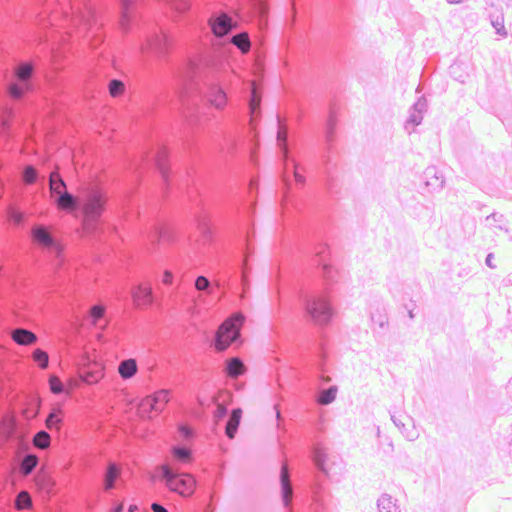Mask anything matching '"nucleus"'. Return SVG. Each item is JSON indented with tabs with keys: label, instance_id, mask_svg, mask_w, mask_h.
Listing matches in <instances>:
<instances>
[{
	"label": "nucleus",
	"instance_id": "19",
	"mask_svg": "<svg viewBox=\"0 0 512 512\" xmlns=\"http://www.w3.org/2000/svg\"><path fill=\"white\" fill-rule=\"evenodd\" d=\"M145 234L154 247L161 241L170 243L175 240V234L172 228L166 222L159 219H155L149 224Z\"/></svg>",
	"mask_w": 512,
	"mask_h": 512
},
{
	"label": "nucleus",
	"instance_id": "20",
	"mask_svg": "<svg viewBox=\"0 0 512 512\" xmlns=\"http://www.w3.org/2000/svg\"><path fill=\"white\" fill-rule=\"evenodd\" d=\"M315 262L318 270L327 284L335 281L337 272L328 263L329 247L325 243H318L314 247Z\"/></svg>",
	"mask_w": 512,
	"mask_h": 512
},
{
	"label": "nucleus",
	"instance_id": "44",
	"mask_svg": "<svg viewBox=\"0 0 512 512\" xmlns=\"http://www.w3.org/2000/svg\"><path fill=\"white\" fill-rule=\"evenodd\" d=\"M51 437L45 430L38 431L33 437V445L38 449H46L50 446Z\"/></svg>",
	"mask_w": 512,
	"mask_h": 512
},
{
	"label": "nucleus",
	"instance_id": "23",
	"mask_svg": "<svg viewBox=\"0 0 512 512\" xmlns=\"http://www.w3.org/2000/svg\"><path fill=\"white\" fill-rule=\"evenodd\" d=\"M281 500L287 510H291L294 498V489L290 478V470L286 463H283L280 471Z\"/></svg>",
	"mask_w": 512,
	"mask_h": 512
},
{
	"label": "nucleus",
	"instance_id": "7",
	"mask_svg": "<svg viewBox=\"0 0 512 512\" xmlns=\"http://www.w3.org/2000/svg\"><path fill=\"white\" fill-rule=\"evenodd\" d=\"M337 125V116L333 109H330L328 118L325 124V142L326 148L322 155V174L323 182L327 192L334 196L339 192V186L333 173L335 167L334 156H333V142L335 140V129Z\"/></svg>",
	"mask_w": 512,
	"mask_h": 512
},
{
	"label": "nucleus",
	"instance_id": "8",
	"mask_svg": "<svg viewBox=\"0 0 512 512\" xmlns=\"http://www.w3.org/2000/svg\"><path fill=\"white\" fill-rule=\"evenodd\" d=\"M298 298L306 316L315 324L328 325L334 315V308L326 293H312L300 289Z\"/></svg>",
	"mask_w": 512,
	"mask_h": 512
},
{
	"label": "nucleus",
	"instance_id": "3",
	"mask_svg": "<svg viewBox=\"0 0 512 512\" xmlns=\"http://www.w3.org/2000/svg\"><path fill=\"white\" fill-rule=\"evenodd\" d=\"M169 155L167 144L158 135L150 136L139 159L134 160L130 156V174L134 169L139 176L144 171L154 170L159 174L165 197L172 193L174 187L180 192L185 191L193 204V216L198 230L205 240L212 241L213 229L210 215L206 211L199 190L196 187H191V184H194V179L189 171L181 176L173 174L169 165Z\"/></svg>",
	"mask_w": 512,
	"mask_h": 512
},
{
	"label": "nucleus",
	"instance_id": "14",
	"mask_svg": "<svg viewBox=\"0 0 512 512\" xmlns=\"http://www.w3.org/2000/svg\"><path fill=\"white\" fill-rule=\"evenodd\" d=\"M31 236L34 243L55 256L57 265L61 266L64 264L62 256L63 247L48 226L42 224L34 225L31 229Z\"/></svg>",
	"mask_w": 512,
	"mask_h": 512
},
{
	"label": "nucleus",
	"instance_id": "26",
	"mask_svg": "<svg viewBox=\"0 0 512 512\" xmlns=\"http://www.w3.org/2000/svg\"><path fill=\"white\" fill-rule=\"evenodd\" d=\"M426 187L431 191H440L444 187V176L435 166L427 167L423 173Z\"/></svg>",
	"mask_w": 512,
	"mask_h": 512
},
{
	"label": "nucleus",
	"instance_id": "62",
	"mask_svg": "<svg viewBox=\"0 0 512 512\" xmlns=\"http://www.w3.org/2000/svg\"><path fill=\"white\" fill-rule=\"evenodd\" d=\"M234 386H235V389H236V390H241V389H242V387H243V384H242V383H237V382H235V383H234Z\"/></svg>",
	"mask_w": 512,
	"mask_h": 512
},
{
	"label": "nucleus",
	"instance_id": "39",
	"mask_svg": "<svg viewBox=\"0 0 512 512\" xmlns=\"http://www.w3.org/2000/svg\"><path fill=\"white\" fill-rule=\"evenodd\" d=\"M14 506L19 511L32 509L33 502L30 494L25 490L20 491L15 497Z\"/></svg>",
	"mask_w": 512,
	"mask_h": 512
},
{
	"label": "nucleus",
	"instance_id": "13",
	"mask_svg": "<svg viewBox=\"0 0 512 512\" xmlns=\"http://www.w3.org/2000/svg\"><path fill=\"white\" fill-rule=\"evenodd\" d=\"M177 431L182 443L171 447L172 458L174 462L179 464L190 463L193 460L190 443L196 437V431L190 424L184 422L178 424Z\"/></svg>",
	"mask_w": 512,
	"mask_h": 512
},
{
	"label": "nucleus",
	"instance_id": "2",
	"mask_svg": "<svg viewBox=\"0 0 512 512\" xmlns=\"http://www.w3.org/2000/svg\"><path fill=\"white\" fill-rule=\"evenodd\" d=\"M172 73L174 87L172 95H168L169 109L177 110L191 129L206 121V110H220L227 104L219 75L189 54L172 67Z\"/></svg>",
	"mask_w": 512,
	"mask_h": 512
},
{
	"label": "nucleus",
	"instance_id": "34",
	"mask_svg": "<svg viewBox=\"0 0 512 512\" xmlns=\"http://www.w3.org/2000/svg\"><path fill=\"white\" fill-rule=\"evenodd\" d=\"M338 393V387L331 385L328 388H319L316 393V402L319 405H329L335 401Z\"/></svg>",
	"mask_w": 512,
	"mask_h": 512
},
{
	"label": "nucleus",
	"instance_id": "64",
	"mask_svg": "<svg viewBox=\"0 0 512 512\" xmlns=\"http://www.w3.org/2000/svg\"><path fill=\"white\" fill-rule=\"evenodd\" d=\"M408 310V316L410 319H413L415 317L414 313H413V309H407Z\"/></svg>",
	"mask_w": 512,
	"mask_h": 512
},
{
	"label": "nucleus",
	"instance_id": "53",
	"mask_svg": "<svg viewBox=\"0 0 512 512\" xmlns=\"http://www.w3.org/2000/svg\"><path fill=\"white\" fill-rule=\"evenodd\" d=\"M119 374L123 379H128V359H123L119 365Z\"/></svg>",
	"mask_w": 512,
	"mask_h": 512
},
{
	"label": "nucleus",
	"instance_id": "41",
	"mask_svg": "<svg viewBox=\"0 0 512 512\" xmlns=\"http://www.w3.org/2000/svg\"><path fill=\"white\" fill-rule=\"evenodd\" d=\"M485 221L489 226H494L500 230L508 232L505 216L501 213L493 212L485 218Z\"/></svg>",
	"mask_w": 512,
	"mask_h": 512
},
{
	"label": "nucleus",
	"instance_id": "57",
	"mask_svg": "<svg viewBox=\"0 0 512 512\" xmlns=\"http://www.w3.org/2000/svg\"><path fill=\"white\" fill-rule=\"evenodd\" d=\"M493 260H494V254H493V253H489V254L486 256L485 264H486L489 268H491V269H495V268H496V265L494 264Z\"/></svg>",
	"mask_w": 512,
	"mask_h": 512
},
{
	"label": "nucleus",
	"instance_id": "29",
	"mask_svg": "<svg viewBox=\"0 0 512 512\" xmlns=\"http://www.w3.org/2000/svg\"><path fill=\"white\" fill-rule=\"evenodd\" d=\"M33 481L38 491L50 496L54 487V481L43 468L35 474Z\"/></svg>",
	"mask_w": 512,
	"mask_h": 512
},
{
	"label": "nucleus",
	"instance_id": "1",
	"mask_svg": "<svg viewBox=\"0 0 512 512\" xmlns=\"http://www.w3.org/2000/svg\"><path fill=\"white\" fill-rule=\"evenodd\" d=\"M164 13L185 25L195 38L190 56L219 75L224 69L225 46L242 54L252 42L246 31L233 34L240 21L257 19L260 28L267 23L269 0H160Z\"/></svg>",
	"mask_w": 512,
	"mask_h": 512
},
{
	"label": "nucleus",
	"instance_id": "36",
	"mask_svg": "<svg viewBox=\"0 0 512 512\" xmlns=\"http://www.w3.org/2000/svg\"><path fill=\"white\" fill-rule=\"evenodd\" d=\"M377 508L379 512H401L394 499L390 494L383 493L377 500Z\"/></svg>",
	"mask_w": 512,
	"mask_h": 512
},
{
	"label": "nucleus",
	"instance_id": "63",
	"mask_svg": "<svg viewBox=\"0 0 512 512\" xmlns=\"http://www.w3.org/2000/svg\"><path fill=\"white\" fill-rule=\"evenodd\" d=\"M449 4H459L461 3L463 0H446Z\"/></svg>",
	"mask_w": 512,
	"mask_h": 512
},
{
	"label": "nucleus",
	"instance_id": "55",
	"mask_svg": "<svg viewBox=\"0 0 512 512\" xmlns=\"http://www.w3.org/2000/svg\"><path fill=\"white\" fill-rule=\"evenodd\" d=\"M122 3V26L125 29L127 17H128V0H121Z\"/></svg>",
	"mask_w": 512,
	"mask_h": 512
},
{
	"label": "nucleus",
	"instance_id": "51",
	"mask_svg": "<svg viewBox=\"0 0 512 512\" xmlns=\"http://www.w3.org/2000/svg\"><path fill=\"white\" fill-rule=\"evenodd\" d=\"M317 350H318L317 351V366H318L319 370L323 373L324 372L323 366H324L325 359H326V352H325L324 344L322 342L319 343Z\"/></svg>",
	"mask_w": 512,
	"mask_h": 512
},
{
	"label": "nucleus",
	"instance_id": "46",
	"mask_svg": "<svg viewBox=\"0 0 512 512\" xmlns=\"http://www.w3.org/2000/svg\"><path fill=\"white\" fill-rule=\"evenodd\" d=\"M195 288L199 292L211 294L213 291V284L207 277L200 275L195 280Z\"/></svg>",
	"mask_w": 512,
	"mask_h": 512
},
{
	"label": "nucleus",
	"instance_id": "58",
	"mask_svg": "<svg viewBox=\"0 0 512 512\" xmlns=\"http://www.w3.org/2000/svg\"><path fill=\"white\" fill-rule=\"evenodd\" d=\"M135 0H130V32L132 31V25H133V5Z\"/></svg>",
	"mask_w": 512,
	"mask_h": 512
},
{
	"label": "nucleus",
	"instance_id": "37",
	"mask_svg": "<svg viewBox=\"0 0 512 512\" xmlns=\"http://www.w3.org/2000/svg\"><path fill=\"white\" fill-rule=\"evenodd\" d=\"M120 468L115 463H109L104 476V488L105 490H111L114 488L115 483L119 477Z\"/></svg>",
	"mask_w": 512,
	"mask_h": 512
},
{
	"label": "nucleus",
	"instance_id": "16",
	"mask_svg": "<svg viewBox=\"0 0 512 512\" xmlns=\"http://www.w3.org/2000/svg\"><path fill=\"white\" fill-rule=\"evenodd\" d=\"M311 458L317 471L326 477L333 478L342 473V461L328 458L325 450L319 445L313 446Z\"/></svg>",
	"mask_w": 512,
	"mask_h": 512
},
{
	"label": "nucleus",
	"instance_id": "27",
	"mask_svg": "<svg viewBox=\"0 0 512 512\" xmlns=\"http://www.w3.org/2000/svg\"><path fill=\"white\" fill-rule=\"evenodd\" d=\"M10 337L15 343L22 346L33 345L38 340L36 334L26 328L11 329Z\"/></svg>",
	"mask_w": 512,
	"mask_h": 512
},
{
	"label": "nucleus",
	"instance_id": "48",
	"mask_svg": "<svg viewBox=\"0 0 512 512\" xmlns=\"http://www.w3.org/2000/svg\"><path fill=\"white\" fill-rule=\"evenodd\" d=\"M7 217L11 223L17 226L21 225L25 218L24 213L12 205L7 209Z\"/></svg>",
	"mask_w": 512,
	"mask_h": 512
},
{
	"label": "nucleus",
	"instance_id": "50",
	"mask_svg": "<svg viewBox=\"0 0 512 512\" xmlns=\"http://www.w3.org/2000/svg\"><path fill=\"white\" fill-rule=\"evenodd\" d=\"M13 285L12 276L0 265V291Z\"/></svg>",
	"mask_w": 512,
	"mask_h": 512
},
{
	"label": "nucleus",
	"instance_id": "21",
	"mask_svg": "<svg viewBox=\"0 0 512 512\" xmlns=\"http://www.w3.org/2000/svg\"><path fill=\"white\" fill-rule=\"evenodd\" d=\"M459 160L467 170H480L484 165L483 151L477 145H468L459 152Z\"/></svg>",
	"mask_w": 512,
	"mask_h": 512
},
{
	"label": "nucleus",
	"instance_id": "15",
	"mask_svg": "<svg viewBox=\"0 0 512 512\" xmlns=\"http://www.w3.org/2000/svg\"><path fill=\"white\" fill-rule=\"evenodd\" d=\"M69 10L63 8L64 19L67 24L88 26L94 11L86 0H67Z\"/></svg>",
	"mask_w": 512,
	"mask_h": 512
},
{
	"label": "nucleus",
	"instance_id": "5",
	"mask_svg": "<svg viewBox=\"0 0 512 512\" xmlns=\"http://www.w3.org/2000/svg\"><path fill=\"white\" fill-rule=\"evenodd\" d=\"M276 140L283 163L282 184L284 191L282 198V210L283 213L286 214L289 212L291 207L299 212L303 207V203L296 198L293 185L296 187H302L304 185L305 168L293 154L292 146L294 138L291 134L289 124L280 115H277Z\"/></svg>",
	"mask_w": 512,
	"mask_h": 512
},
{
	"label": "nucleus",
	"instance_id": "52",
	"mask_svg": "<svg viewBox=\"0 0 512 512\" xmlns=\"http://www.w3.org/2000/svg\"><path fill=\"white\" fill-rule=\"evenodd\" d=\"M371 320L374 324H377L379 328L383 329L388 325V319L385 315L379 314L377 317L371 314Z\"/></svg>",
	"mask_w": 512,
	"mask_h": 512
},
{
	"label": "nucleus",
	"instance_id": "11",
	"mask_svg": "<svg viewBox=\"0 0 512 512\" xmlns=\"http://www.w3.org/2000/svg\"><path fill=\"white\" fill-rule=\"evenodd\" d=\"M169 401V392L160 390L154 394L147 396L140 402L136 403V413L140 418L153 419L160 415ZM134 407V400L130 397V412Z\"/></svg>",
	"mask_w": 512,
	"mask_h": 512
},
{
	"label": "nucleus",
	"instance_id": "49",
	"mask_svg": "<svg viewBox=\"0 0 512 512\" xmlns=\"http://www.w3.org/2000/svg\"><path fill=\"white\" fill-rule=\"evenodd\" d=\"M109 93L112 97L121 95L125 90V85L118 79H112L108 85Z\"/></svg>",
	"mask_w": 512,
	"mask_h": 512
},
{
	"label": "nucleus",
	"instance_id": "10",
	"mask_svg": "<svg viewBox=\"0 0 512 512\" xmlns=\"http://www.w3.org/2000/svg\"><path fill=\"white\" fill-rule=\"evenodd\" d=\"M245 322L242 313L236 312L230 315L215 332L212 346L217 352L225 351L230 345L242 343L241 329Z\"/></svg>",
	"mask_w": 512,
	"mask_h": 512
},
{
	"label": "nucleus",
	"instance_id": "22",
	"mask_svg": "<svg viewBox=\"0 0 512 512\" xmlns=\"http://www.w3.org/2000/svg\"><path fill=\"white\" fill-rule=\"evenodd\" d=\"M232 125V129L223 133L222 141L219 143L222 152L233 153L246 130L245 124L238 123L236 120L233 121Z\"/></svg>",
	"mask_w": 512,
	"mask_h": 512
},
{
	"label": "nucleus",
	"instance_id": "24",
	"mask_svg": "<svg viewBox=\"0 0 512 512\" xmlns=\"http://www.w3.org/2000/svg\"><path fill=\"white\" fill-rule=\"evenodd\" d=\"M78 375L82 382L93 384L98 382L103 376V367L98 362H88L78 369Z\"/></svg>",
	"mask_w": 512,
	"mask_h": 512
},
{
	"label": "nucleus",
	"instance_id": "35",
	"mask_svg": "<svg viewBox=\"0 0 512 512\" xmlns=\"http://www.w3.org/2000/svg\"><path fill=\"white\" fill-rule=\"evenodd\" d=\"M63 423V411L59 406H55L51 409L45 420L46 427L53 431H60Z\"/></svg>",
	"mask_w": 512,
	"mask_h": 512
},
{
	"label": "nucleus",
	"instance_id": "30",
	"mask_svg": "<svg viewBox=\"0 0 512 512\" xmlns=\"http://www.w3.org/2000/svg\"><path fill=\"white\" fill-rule=\"evenodd\" d=\"M162 293L173 297L178 293L180 284L170 270H164L161 277Z\"/></svg>",
	"mask_w": 512,
	"mask_h": 512
},
{
	"label": "nucleus",
	"instance_id": "6",
	"mask_svg": "<svg viewBox=\"0 0 512 512\" xmlns=\"http://www.w3.org/2000/svg\"><path fill=\"white\" fill-rule=\"evenodd\" d=\"M174 46L173 36L158 24H151L140 49L144 57H152L169 62Z\"/></svg>",
	"mask_w": 512,
	"mask_h": 512
},
{
	"label": "nucleus",
	"instance_id": "31",
	"mask_svg": "<svg viewBox=\"0 0 512 512\" xmlns=\"http://www.w3.org/2000/svg\"><path fill=\"white\" fill-rule=\"evenodd\" d=\"M241 419H242V409L234 408L231 411V413L227 419L226 425H225V435L229 439H234V437L238 431V428L240 426Z\"/></svg>",
	"mask_w": 512,
	"mask_h": 512
},
{
	"label": "nucleus",
	"instance_id": "59",
	"mask_svg": "<svg viewBox=\"0 0 512 512\" xmlns=\"http://www.w3.org/2000/svg\"><path fill=\"white\" fill-rule=\"evenodd\" d=\"M122 511H123V506L119 505V506L114 507L111 512H122Z\"/></svg>",
	"mask_w": 512,
	"mask_h": 512
},
{
	"label": "nucleus",
	"instance_id": "12",
	"mask_svg": "<svg viewBox=\"0 0 512 512\" xmlns=\"http://www.w3.org/2000/svg\"><path fill=\"white\" fill-rule=\"evenodd\" d=\"M34 72L35 68L32 63L23 62L17 65L14 80L8 86V92L12 98L21 99L25 93L34 89Z\"/></svg>",
	"mask_w": 512,
	"mask_h": 512
},
{
	"label": "nucleus",
	"instance_id": "54",
	"mask_svg": "<svg viewBox=\"0 0 512 512\" xmlns=\"http://www.w3.org/2000/svg\"><path fill=\"white\" fill-rule=\"evenodd\" d=\"M227 413H228V409L227 407H224V406H217L216 410H215V414H214V417L217 419V420H222L223 418H225L227 416Z\"/></svg>",
	"mask_w": 512,
	"mask_h": 512
},
{
	"label": "nucleus",
	"instance_id": "33",
	"mask_svg": "<svg viewBox=\"0 0 512 512\" xmlns=\"http://www.w3.org/2000/svg\"><path fill=\"white\" fill-rule=\"evenodd\" d=\"M39 464V458L33 453H25L19 458V470L23 476L30 475Z\"/></svg>",
	"mask_w": 512,
	"mask_h": 512
},
{
	"label": "nucleus",
	"instance_id": "56",
	"mask_svg": "<svg viewBox=\"0 0 512 512\" xmlns=\"http://www.w3.org/2000/svg\"><path fill=\"white\" fill-rule=\"evenodd\" d=\"M138 372L137 361L133 358H130V378L135 376Z\"/></svg>",
	"mask_w": 512,
	"mask_h": 512
},
{
	"label": "nucleus",
	"instance_id": "42",
	"mask_svg": "<svg viewBox=\"0 0 512 512\" xmlns=\"http://www.w3.org/2000/svg\"><path fill=\"white\" fill-rule=\"evenodd\" d=\"M48 385L51 393L55 395L69 393V390L66 388L65 384L60 380L58 376L54 374L49 376Z\"/></svg>",
	"mask_w": 512,
	"mask_h": 512
},
{
	"label": "nucleus",
	"instance_id": "38",
	"mask_svg": "<svg viewBox=\"0 0 512 512\" xmlns=\"http://www.w3.org/2000/svg\"><path fill=\"white\" fill-rule=\"evenodd\" d=\"M490 23L495 29L496 33L501 37H507L508 33L504 26V15L502 12L497 11L489 14Z\"/></svg>",
	"mask_w": 512,
	"mask_h": 512
},
{
	"label": "nucleus",
	"instance_id": "32",
	"mask_svg": "<svg viewBox=\"0 0 512 512\" xmlns=\"http://www.w3.org/2000/svg\"><path fill=\"white\" fill-rule=\"evenodd\" d=\"M85 321L92 324L97 329H103L106 325L104 307L102 305L92 306Z\"/></svg>",
	"mask_w": 512,
	"mask_h": 512
},
{
	"label": "nucleus",
	"instance_id": "60",
	"mask_svg": "<svg viewBox=\"0 0 512 512\" xmlns=\"http://www.w3.org/2000/svg\"><path fill=\"white\" fill-rule=\"evenodd\" d=\"M320 379H321V381H322V382H324V383H327V382H329V381H330V378H329V377H325L323 374L320 376Z\"/></svg>",
	"mask_w": 512,
	"mask_h": 512
},
{
	"label": "nucleus",
	"instance_id": "4",
	"mask_svg": "<svg viewBox=\"0 0 512 512\" xmlns=\"http://www.w3.org/2000/svg\"><path fill=\"white\" fill-rule=\"evenodd\" d=\"M49 190L59 210L81 216L86 234L97 233L99 218L105 205L104 194L99 188L89 187L80 199L67 191L65 181L57 172H52L49 177Z\"/></svg>",
	"mask_w": 512,
	"mask_h": 512
},
{
	"label": "nucleus",
	"instance_id": "40",
	"mask_svg": "<svg viewBox=\"0 0 512 512\" xmlns=\"http://www.w3.org/2000/svg\"><path fill=\"white\" fill-rule=\"evenodd\" d=\"M0 430L6 437H10L16 430V418L13 415H7L0 421Z\"/></svg>",
	"mask_w": 512,
	"mask_h": 512
},
{
	"label": "nucleus",
	"instance_id": "43",
	"mask_svg": "<svg viewBox=\"0 0 512 512\" xmlns=\"http://www.w3.org/2000/svg\"><path fill=\"white\" fill-rule=\"evenodd\" d=\"M391 420L394 425L401 431V433L410 441H413L417 438V433L415 431H406L405 423L402 420V416H396L395 413L390 411Z\"/></svg>",
	"mask_w": 512,
	"mask_h": 512
},
{
	"label": "nucleus",
	"instance_id": "28",
	"mask_svg": "<svg viewBox=\"0 0 512 512\" xmlns=\"http://www.w3.org/2000/svg\"><path fill=\"white\" fill-rule=\"evenodd\" d=\"M224 372L228 378L236 380L245 374L246 366L240 358L232 357L225 361Z\"/></svg>",
	"mask_w": 512,
	"mask_h": 512
},
{
	"label": "nucleus",
	"instance_id": "47",
	"mask_svg": "<svg viewBox=\"0 0 512 512\" xmlns=\"http://www.w3.org/2000/svg\"><path fill=\"white\" fill-rule=\"evenodd\" d=\"M38 171L31 165L26 166L22 172V180L26 185H32L38 181Z\"/></svg>",
	"mask_w": 512,
	"mask_h": 512
},
{
	"label": "nucleus",
	"instance_id": "45",
	"mask_svg": "<svg viewBox=\"0 0 512 512\" xmlns=\"http://www.w3.org/2000/svg\"><path fill=\"white\" fill-rule=\"evenodd\" d=\"M33 361L40 369H46L49 366V355L44 350L37 348L32 353Z\"/></svg>",
	"mask_w": 512,
	"mask_h": 512
},
{
	"label": "nucleus",
	"instance_id": "9",
	"mask_svg": "<svg viewBox=\"0 0 512 512\" xmlns=\"http://www.w3.org/2000/svg\"><path fill=\"white\" fill-rule=\"evenodd\" d=\"M157 475L171 492L183 498H190L196 490L197 481L192 474L179 471L168 463L158 466Z\"/></svg>",
	"mask_w": 512,
	"mask_h": 512
},
{
	"label": "nucleus",
	"instance_id": "25",
	"mask_svg": "<svg viewBox=\"0 0 512 512\" xmlns=\"http://www.w3.org/2000/svg\"><path fill=\"white\" fill-rule=\"evenodd\" d=\"M428 102L425 96H421L410 108V115L405 123V128L408 129L409 125L412 127L418 126L422 123L423 114L427 111Z\"/></svg>",
	"mask_w": 512,
	"mask_h": 512
},
{
	"label": "nucleus",
	"instance_id": "17",
	"mask_svg": "<svg viewBox=\"0 0 512 512\" xmlns=\"http://www.w3.org/2000/svg\"><path fill=\"white\" fill-rule=\"evenodd\" d=\"M261 89L256 83L247 84V110H248V122L249 133H252L258 120L261 117Z\"/></svg>",
	"mask_w": 512,
	"mask_h": 512
},
{
	"label": "nucleus",
	"instance_id": "61",
	"mask_svg": "<svg viewBox=\"0 0 512 512\" xmlns=\"http://www.w3.org/2000/svg\"><path fill=\"white\" fill-rule=\"evenodd\" d=\"M274 410H275V412H276V418H277V421L279 422V421H280V412H279V410L277 409V406H276V405L274 406Z\"/></svg>",
	"mask_w": 512,
	"mask_h": 512
},
{
	"label": "nucleus",
	"instance_id": "18",
	"mask_svg": "<svg viewBox=\"0 0 512 512\" xmlns=\"http://www.w3.org/2000/svg\"><path fill=\"white\" fill-rule=\"evenodd\" d=\"M157 301L158 298L151 283L143 282L138 285L130 283V305L144 308L156 304Z\"/></svg>",
	"mask_w": 512,
	"mask_h": 512
}]
</instances>
